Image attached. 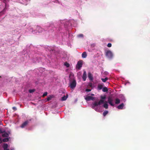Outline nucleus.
Here are the masks:
<instances>
[{
    "label": "nucleus",
    "mask_w": 150,
    "mask_h": 150,
    "mask_svg": "<svg viewBox=\"0 0 150 150\" xmlns=\"http://www.w3.org/2000/svg\"><path fill=\"white\" fill-rule=\"evenodd\" d=\"M98 105H99L98 103L96 101H95L94 103H92L91 107L93 109H94V107H95L97 106Z\"/></svg>",
    "instance_id": "9"
},
{
    "label": "nucleus",
    "mask_w": 150,
    "mask_h": 150,
    "mask_svg": "<svg viewBox=\"0 0 150 150\" xmlns=\"http://www.w3.org/2000/svg\"><path fill=\"white\" fill-rule=\"evenodd\" d=\"M53 96H49L47 98V101H49L51 99L53 98Z\"/></svg>",
    "instance_id": "18"
},
{
    "label": "nucleus",
    "mask_w": 150,
    "mask_h": 150,
    "mask_svg": "<svg viewBox=\"0 0 150 150\" xmlns=\"http://www.w3.org/2000/svg\"><path fill=\"white\" fill-rule=\"evenodd\" d=\"M12 108L14 110H17L16 108L15 107H13Z\"/></svg>",
    "instance_id": "34"
},
{
    "label": "nucleus",
    "mask_w": 150,
    "mask_h": 150,
    "mask_svg": "<svg viewBox=\"0 0 150 150\" xmlns=\"http://www.w3.org/2000/svg\"><path fill=\"white\" fill-rule=\"evenodd\" d=\"M76 80L73 78L72 80H70L69 87L72 89L74 88L76 86Z\"/></svg>",
    "instance_id": "1"
},
{
    "label": "nucleus",
    "mask_w": 150,
    "mask_h": 150,
    "mask_svg": "<svg viewBox=\"0 0 150 150\" xmlns=\"http://www.w3.org/2000/svg\"><path fill=\"white\" fill-rule=\"evenodd\" d=\"M108 103L112 106H114V104L112 103L113 99L111 96H109L108 98Z\"/></svg>",
    "instance_id": "4"
},
{
    "label": "nucleus",
    "mask_w": 150,
    "mask_h": 150,
    "mask_svg": "<svg viewBox=\"0 0 150 150\" xmlns=\"http://www.w3.org/2000/svg\"><path fill=\"white\" fill-rule=\"evenodd\" d=\"M37 30H38L39 33H41L43 30V29L40 27L37 26Z\"/></svg>",
    "instance_id": "10"
},
{
    "label": "nucleus",
    "mask_w": 150,
    "mask_h": 150,
    "mask_svg": "<svg viewBox=\"0 0 150 150\" xmlns=\"http://www.w3.org/2000/svg\"><path fill=\"white\" fill-rule=\"evenodd\" d=\"M105 55L107 57L111 58L113 57V54L110 50H108L106 52Z\"/></svg>",
    "instance_id": "3"
},
{
    "label": "nucleus",
    "mask_w": 150,
    "mask_h": 150,
    "mask_svg": "<svg viewBox=\"0 0 150 150\" xmlns=\"http://www.w3.org/2000/svg\"><path fill=\"white\" fill-rule=\"evenodd\" d=\"M2 135L4 137H8L9 136L7 132H5L2 134Z\"/></svg>",
    "instance_id": "13"
},
{
    "label": "nucleus",
    "mask_w": 150,
    "mask_h": 150,
    "mask_svg": "<svg viewBox=\"0 0 150 150\" xmlns=\"http://www.w3.org/2000/svg\"><path fill=\"white\" fill-rule=\"evenodd\" d=\"M120 103V100L118 98H116L115 100V103L118 104Z\"/></svg>",
    "instance_id": "16"
},
{
    "label": "nucleus",
    "mask_w": 150,
    "mask_h": 150,
    "mask_svg": "<svg viewBox=\"0 0 150 150\" xmlns=\"http://www.w3.org/2000/svg\"><path fill=\"white\" fill-rule=\"evenodd\" d=\"M28 123V121L27 120L24 122L21 126V128H23L26 126Z\"/></svg>",
    "instance_id": "6"
},
{
    "label": "nucleus",
    "mask_w": 150,
    "mask_h": 150,
    "mask_svg": "<svg viewBox=\"0 0 150 150\" xmlns=\"http://www.w3.org/2000/svg\"><path fill=\"white\" fill-rule=\"evenodd\" d=\"M35 91L34 89H30L29 91V92L30 93H32L34 92Z\"/></svg>",
    "instance_id": "31"
},
{
    "label": "nucleus",
    "mask_w": 150,
    "mask_h": 150,
    "mask_svg": "<svg viewBox=\"0 0 150 150\" xmlns=\"http://www.w3.org/2000/svg\"><path fill=\"white\" fill-rule=\"evenodd\" d=\"M79 37H83V35L82 34H81L78 35Z\"/></svg>",
    "instance_id": "33"
},
{
    "label": "nucleus",
    "mask_w": 150,
    "mask_h": 150,
    "mask_svg": "<svg viewBox=\"0 0 150 150\" xmlns=\"http://www.w3.org/2000/svg\"><path fill=\"white\" fill-rule=\"evenodd\" d=\"M8 141V139L7 138H5L4 139H3V141L4 142H7Z\"/></svg>",
    "instance_id": "25"
},
{
    "label": "nucleus",
    "mask_w": 150,
    "mask_h": 150,
    "mask_svg": "<svg viewBox=\"0 0 150 150\" xmlns=\"http://www.w3.org/2000/svg\"><path fill=\"white\" fill-rule=\"evenodd\" d=\"M47 92H45L43 94L42 97H44L47 96Z\"/></svg>",
    "instance_id": "28"
},
{
    "label": "nucleus",
    "mask_w": 150,
    "mask_h": 150,
    "mask_svg": "<svg viewBox=\"0 0 150 150\" xmlns=\"http://www.w3.org/2000/svg\"><path fill=\"white\" fill-rule=\"evenodd\" d=\"M105 103L103 105V106L105 109H107L108 108V105L107 103V102L106 101Z\"/></svg>",
    "instance_id": "17"
},
{
    "label": "nucleus",
    "mask_w": 150,
    "mask_h": 150,
    "mask_svg": "<svg viewBox=\"0 0 150 150\" xmlns=\"http://www.w3.org/2000/svg\"><path fill=\"white\" fill-rule=\"evenodd\" d=\"M91 95H92V96H93L94 94H91Z\"/></svg>",
    "instance_id": "36"
},
{
    "label": "nucleus",
    "mask_w": 150,
    "mask_h": 150,
    "mask_svg": "<svg viewBox=\"0 0 150 150\" xmlns=\"http://www.w3.org/2000/svg\"><path fill=\"white\" fill-rule=\"evenodd\" d=\"M96 46V44L95 43H93L91 45V47H94Z\"/></svg>",
    "instance_id": "29"
},
{
    "label": "nucleus",
    "mask_w": 150,
    "mask_h": 150,
    "mask_svg": "<svg viewBox=\"0 0 150 150\" xmlns=\"http://www.w3.org/2000/svg\"><path fill=\"white\" fill-rule=\"evenodd\" d=\"M102 81L103 82H105L108 79V77H106L105 79L102 78L101 79Z\"/></svg>",
    "instance_id": "21"
},
{
    "label": "nucleus",
    "mask_w": 150,
    "mask_h": 150,
    "mask_svg": "<svg viewBox=\"0 0 150 150\" xmlns=\"http://www.w3.org/2000/svg\"><path fill=\"white\" fill-rule=\"evenodd\" d=\"M104 102V100L102 99H100L98 102V103L99 105H101Z\"/></svg>",
    "instance_id": "20"
},
{
    "label": "nucleus",
    "mask_w": 150,
    "mask_h": 150,
    "mask_svg": "<svg viewBox=\"0 0 150 150\" xmlns=\"http://www.w3.org/2000/svg\"><path fill=\"white\" fill-rule=\"evenodd\" d=\"M67 98V96H64L62 98V100L64 101L66 100Z\"/></svg>",
    "instance_id": "23"
},
{
    "label": "nucleus",
    "mask_w": 150,
    "mask_h": 150,
    "mask_svg": "<svg viewBox=\"0 0 150 150\" xmlns=\"http://www.w3.org/2000/svg\"><path fill=\"white\" fill-rule=\"evenodd\" d=\"M3 147L4 150H9V149H8V145L7 144H4Z\"/></svg>",
    "instance_id": "11"
},
{
    "label": "nucleus",
    "mask_w": 150,
    "mask_h": 150,
    "mask_svg": "<svg viewBox=\"0 0 150 150\" xmlns=\"http://www.w3.org/2000/svg\"><path fill=\"white\" fill-rule=\"evenodd\" d=\"M103 88V85L102 84H99L98 86V90H100L102 89Z\"/></svg>",
    "instance_id": "15"
},
{
    "label": "nucleus",
    "mask_w": 150,
    "mask_h": 150,
    "mask_svg": "<svg viewBox=\"0 0 150 150\" xmlns=\"http://www.w3.org/2000/svg\"><path fill=\"white\" fill-rule=\"evenodd\" d=\"M94 109L96 111H97V108H96L95 107H94V109Z\"/></svg>",
    "instance_id": "35"
},
{
    "label": "nucleus",
    "mask_w": 150,
    "mask_h": 150,
    "mask_svg": "<svg viewBox=\"0 0 150 150\" xmlns=\"http://www.w3.org/2000/svg\"><path fill=\"white\" fill-rule=\"evenodd\" d=\"M102 91L104 92H106L108 91V89L106 87H105L103 88Z\"/></svg>",
    "instance_id": "19"
},
{
    "label": "nucleus",
    "mask_w": 150,
    "mask_h": 150,
    "mask_svg": "<svg viewBox=\"0 0 150 150\" xmlns=\"http://www.w3.org/2000/svg\"><path fill=\"white\" fill-rule=\"evenodd\" d=\"M64 65L65 66L67 67H69L70 66V64L67 62H65L64 64Z\"/></svg>",
    "instance_id": "24"
},
{
    "label": "nucleus",
    "mask_w": 150,
    "mask_h": 150,
    "mask_svg": "<svg viewBox=\"0 0 150 150\" xmlns=\"http://www.w3.org/2000/svg\"><path fill=\"white\" fill-rule=\"evenodd\" d=\"M108 112L107 110H105L104 111L103 113V115L105 117V116L108 113Z\"/></svg>",
    "instance_id": "22"
},
{
    "label": "nucleus",
    "mask_w": 150,
    "mask_h": 150,
    "mask_svg": "<svg viewBox=\"0 0 150 150\" xmlns=\"http://www.w3.org/2000/svg\"><path fill=\"white\" fill-rule=\"evenodd\" d=\"M0 77H1V76H0Z\"/></svg>",
    "instance_id": "37"
},
{
    "label": "nucleus",
    "mask_w": 150,
    "mask_h": 150,
    "mask_svg": "<svg viewBox=\"0 0 150 150\" xmlns=\"http://www.w3.org/2000/svg\"><path fill=\"white\" fill-rule=\"evenodd\" d=\"M86 72L85 71H84L83 72V74L82 76V79H83V81H85L86 80Z\"/></svg>",
    "instance_id": "8"
},
{
    "label": "nucleus",
    "mask_w": 150,
    "mask_h": 150,
    "mask_svg": "<svg viewBox=\"0 0 150 150\" xmlns=\"http://www.w3.org/2000/svg\"><path fill=\"white\" fill-rule=\"evenodd\" d=\"M5 132V130H3L2 129L0 128V133H3Z\"/></svg>",
    "instance_id": "27"
},
{
    "label": "nucleus",
    "mask_w": 150,
    "mask_h": 150,
    "mask_svg": "<svg viewBox=\"0 0 150 150\" xmlns=\"http://www.w3.org/2000/svg\"><path fill=\"white\" fill-rule=\"evenodd\" d=\"M106 96L104 95V96H101L100 98L101 99H102V100H104L106 98Z\"/></svg>",
    "instance_id": "26"
},
{
    "label": "nucleus",
    "mask_w": 150,
    "mask_h": 150,
    "mask_svg": "<svg viewBox=\"0 0 150 150\" xmlns=\"http://www.w3.org/2000/svg\"><path fill=\"white\" fill-rule=\"evenodd\" d=\"M91 90L90 89H86V91L87 92H89L91 91Z\"/></svg>",
    "instance_id": "32"
},
{
    "label": "nucleus",
    "mask_w": 150,
    "mask_h": 150,
    "mask_svg": "<svg viewBox=\"0 0 150 150\" xmlns=\"http://www.w3.org/2000/svg\"><path fill=\"white\" fill-rule=\"evenodd\" d=\"M87 54L86 52H84L82 54V57L83 58H86L87 57Z\"/></svg>",
    "instance_id": "14"
},
{
    "label": "nucleus",
    "mask_w": 150,
    "mask_h": 150,
    "mask_svg": "<svg viewBox=\"0 0 150 150\" xmlns=\"http://www.w3.org/2000/svg\"><path fill=\"white\" fill-rule=\"evenodd\" d=\"M88 77L90 81H92L93 80V75L90 72H88Z\"/></svg>",
    "instance_id": "7"
},
{
    "label": "nucleus",
    "mask_w": 150,
    "mask_h": 150,
    "mask_svg": "<svg viewBox=\"0 0 150 150\" xmlns=\"http://www.w3.org/2000/svg\"><path fill=\"white\" fill-rule=\"evenodd\" d=\"M124 106V104L123 103H122L120 104V105H118L117 106V108L118 109H122L123 108Z\"/></svg>",
    "instance_id": "12"
},
{
    "label": "nucleus",
    "mask_w": 150,
    "mask_h": 150,
    "mask_svg": "<svg viewBox=\"0 0 150 150\" xmlns=\"http://www.w3.org/2000/svg\"><path fill=\"white\" fill-rule=\"evenodd\" d=\"M112 46V44L111 43H109L107 45V46L108 47H111Z\"/></svg>",
    "instance_id": "30"
},
{
    "label": "nucleus",
    "mask_w": 150,
    "mask_h": 150,
    "mask_svg": "<svg viewBox=\"0 0 150 150\" xmlns=\"http://www.w3.org/2000/svg\"><path fill=\"white\" fill-rule=\"evenodd\" d=\"M85 99L87 101H90V100H94V98L92 96H87L85 98Z\"/></svg>",
    "instance_id": "5"
},
{
    "label": "nucleus",
    "mask_w": 150,
    "mask_h": 150,
    "mask_svg": "<svg viewBox=\"0 0 150 150\" xmlns=\"http://www.w3.org/2000/svg\"><path fill=\"white\" fill-rule=\"evenodd\" d=\"M83 61L82 60H80L78 61L76 66V69H80L82 67L83 65Z\"/></svg>",
    "instance_id": "2"
}]
</instances>
